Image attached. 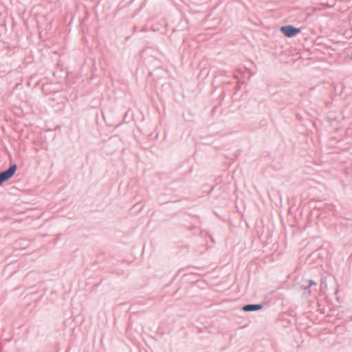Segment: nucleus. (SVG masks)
I'll use <instances>...</instances> for the list:
<instances>
[{"label":"nucleus","instance_id":"obj_4","mask_svg":"<svg viewBox=\"0 0 352 352\" xmlns=\"http://www.w3.org/2000/svg\"><path fill=\"white\" fill-rule=\"evenodd\" d=\"M263 308L262 304H248L242 307V310L246 312L259 311Z\"/></svg>","mask_w":352,"mask_h":352},{"label":"nucleus","instance_id":"obj_3","mask_svg":"<svg viewBox=\"0 0 352 352\" xmlns=\"http://www.w3.org/2000/svg\"><path fill=\"white\" fill-rule=\"evenodd\" d=\"M280 31L287 37H293L301 32L300 28H295L292 25H287L280 28Z\"/></svg>","mask_w":352,"mask_h":352},{"label":"nucleus","instance_id":"obj_2","mask_svg":"<svg viewBox=\"0 0 352 352\" xmlns=\"http://www.w3.org/2000/svg\"><path fill=\"white\" fill-rule=\"evenodd\" d=\"M17 166L14 163L7 170L0 172V186L3 182L8 181L14 175Z\"/></svg>","mask_w":352,"mask_h":352},{"label":"nucleus","instance_id":"obj_1","mask_svg":"<svg viewBox=\"0 0 352 352\" xmlns=\"http://www.w3.org/2000/svg\"><path fill=\"white\" fill-rule=\"evenodd\" d=\"M300 285L303 289L304 296H309L316 291L317 283L312 279H302Z\"/></svg>","mask_w":352,"mask_h":352}]
</instances>
